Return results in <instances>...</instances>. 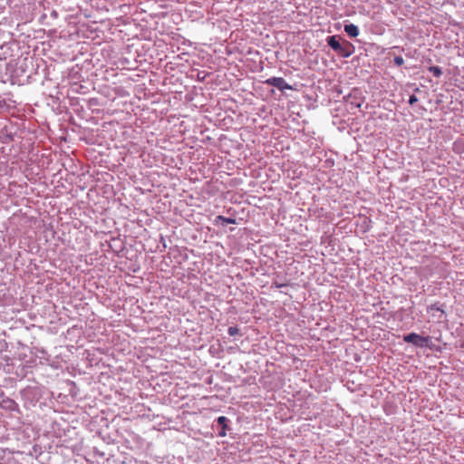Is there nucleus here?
I'll use <instances>...</instances> for the list:
<instances>
[{"label":"nucleus","mask_w":464,"mask_h":464,"mask_svg":"<svg viewBox=\"0 0 464 464\" xmlns=\"http://www.w3.org/2000/svg\"><path fill=\"white\" fill-rule=\"evenodd\" d=\"M265 83L270 86H274L280 91L291 90L292 86L289 85L282 77H271L265 81Z\"/></svg>","instance_id":"3"},{"label":"nucleus","mask_w":464,"mask_h":464,"mask_svg":"<svg viewBox=\"0 0 464 464\" xmlns=\"http://www.w3.org/2000/svg\"><path fill=\"white\" fill-rule=\"evenodd\" d=\"M120 65L121 66V69H130V64L129 63V61L125 58H121L120 60H118V69L120 68Z\"/></svg>","instance_id":"6"},{"label":"nucleus","mask_w":464,"mask_h":464,"mask_svg":"<svg viewBox=\"0 0 464 464\" xmlns=\"http://www.w3.org/2000/svg\"><path fill=\"white\" fill-rule=\"evenodd\" d=\"M227 418L225 417V416H219L218 419H217V421L219 425L222 426V430L219 432V435L220 436H225L226 435V428H227Z\"/></svg>","instance_id":"5"},{"label":"nucleus","mask_w":464,"mask_h":464,"mask_svg":"<svg viewBox=\"0 0 464 464\" xmlns=\"http://www.w3.org/2000/svg\"><path fill=\"white\" fill-rule=\"evenodd\" d=\"M393 61L397 66H401L404 63V59L401 56H395Z\"/></svg>","instance_id":"10"},{"label":"nucleus","mask_w":464,"mask_h":464,"mask_svg":"<svg viewBox=\"0 0 464 464\" xmlns=\"http://www.w3.org/2000/svg\"><path fill=\"white\" fill-rule=\"evenodd\" d=\"M403 340L406 343H412L417 347H427L430 342V336H420L418 334L411 333L403 336Z\"/></svg>","instance_id":"2"},{"label":"nucleus","mask_w":464,"mask_h":464,"mask_svg":"<svg viewBox=\"0 0 464 464\" xmlns=\"http://www.w3.org/2000/svg\"><path fill=\"white\" fill-rule=\"evenodd\" d=\"M429 310L431 311V310H437V311H440L441 314H444V311L442 309H440L436 304H431L430 307H429Z\"/></svg>","instance_id":"11"},{"label":"nucleus","mask_w":464,"mask_h":464,"mask_svg":"<svg viewBox=\"0 0 464 464\" xmlns=\"http://www.w3.org/2000/svg\"><path fill=\"white\" fill-rule=\"evenodd\" d=\"M218 218L222 220L224 224H235L236 220L231 218H224L222 216H218Z\"/></svg>","instance_id":"8"},{"label":"nucleus","mask_w":464,"mask_h":464,"mask_svg":"<svg viewBox=\"0 0 464 464\" xmlns=\"http://www.w3.org/2000/svg\"><path fill=\"white\" fill-rule=\"evenodd\" d=\"M344 32L350 37H357L359 35V28L357 25L353 24H349L344 25Z\"/></svg>","instance_id":"4"},{"label":"nucleus","mask_w":464,"mask_h":464,"mask_svg":"<svg viewBox=\"0 0 464 464\" xmlns=\"http://www.w3.org/2000/svg\"><path fill=\"white\" fill-rule=\"evenodd\" d=\"M125 9H130V5L124 4V5L120 6V11L121 12L126 13Z\"/></svg>","instance_id":"13"},{"label":"nucleus","mask_w":464,"mask_h":464,"mask_svg":"<svg viewBox=\"0 0 464 464\" xmlns=\"http://www.w3.org/2000/svg\"><path fill=\"white\" fill-rule=\"evenodd\" d=\"M418 102V99H417V97H416L415 95H411V96H410L409 103H410L411 105H413V104H414L415 102Z\"/></svg>","instance_id":"12"},{"label":"nucleus","mask_w":464,"mask_h":464,"mask_svg":"<svg viewBox=\"0 0 464 464\" xmlns=\"http://www.w3.org/2000/svg\"><path fill=\"white\" fill-rule=\"evenodd\" d=\"M327 44L339 55L348 58L353 52V46L348 42L343 40V44L340 43L338 35H332L326 38Z\"/></svg>","instance_id":"1"},{"label":"nucleus","mask_w":464,"mask_h":464,"mask_svg":"<svg viewBox=\"0 0 464 464\" xmlns=\"http://www.w3.org/2000/svg\"><path fill=\"white\" fill-rule=\"evenodd\" d=\"M430 72H432V74L435 77H440L442 74L441 69L440 67H438V66H431V67H430Z\"/></svg>","instance_id":"7"},{"label":"nucleus","mask_w":464,"mask_h":464,"mask_svg":"<svg viewBox=\"0 0 464 464\" xmlns=\"http://www.w3.org/2000/svg\"><path fill=\"white\" fill-rule=\"evenodd\" d=\"M239 332L238 328L236 327V326H230L228 327L227 329V333L230 336H235L236 334H237Z\"/></svg>","instance_id":"9"}]
</instances>
